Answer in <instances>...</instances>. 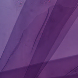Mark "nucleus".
Listing matches in <instances>:
<instances>
[{
    "mask_svg": "<svg viewBox=\"0 0 78 78\" xmlns=\"http://www.w3.org/2000/svg\"><path fill=\"white\" fill-rule=\"evenodd\" d=\"M48 14H49V8H48V14L46 18V19H45V21H46V20H47V17H48Z\"/></svg>",
    "mask_w": 78,
    "mask_h": 78,
    "instance_id": "obj_1",
    "label": "nucleus"
},
{
    "mask_svg": "<svg viewBox=\"0 0 78 78\" xmlns=\"http://www.w3.org/2000/svg\"><path fill=\"white\" fill-rule=\"evenodd\" d=\"M47 63H48V62L46 61L44 63V66H45L47 64Z\"/></svg>",
    "mask_w": 78,
    "mask_h": 78,
    "instance_id": "obj_2",
    "label": "nucleus"
},
{
    "mask_svg": "<svg viewBox=\"0 0 78 78\" xmlns=\"http://www.w3.org/2000/svg\"><path fill=\"white\" fill-rule=\"evenodd\" d=\"M5 49H6V47H5V49L3 51V54H2V55L1 56V58L0 59V61H1V59H2V56H3V54L4 53V52H5Z\"/></svg>",
    "mask_w": 78,
    "mask_h": 78,
    "instance_id": "obj_3",
    "label": "nucleus"
},
{
    "mask_svg": "<svg viewBox=\"0 0 78 78\" xmlns=\"http://www.w3.org/2000/svg\"><path fill=\"white\" fill-rule=\"evenodd\" d=\"M44 64V62H42L40 64V66H41L40 67H41L42 65V64Z\"/></svg>",
    "mask_w": 78,
    "mask_h": 78,
    "instance_id": "obj_4",
    "label": "nucleus"
},
{
    "mask_svg": "<svg viewBox=\"0 0 78 78\" xmlns=\"http://www.w3.org/2000/svg\"><path fill=\"white\" fill-rule=\"evenodd\" d=\"M39 66V65H36L32 66V67H36L37 66Z\"/></svg>",
    "mask_w": 78,
    "mask_h": 78,
    "instance_id": "obj_5",
    "label": "nucleus"
},
{
    "mask_svg": "<svg viewBox=\"0 0 78 78\" xmlns=\"http://www.w3.org/2000/svg\"><path fill=\"white\" fill-rule=\"evenodd\" d=\"M4 73V72L0 73V75H2V74Z\"/></svg>",
    "mask_w": 78,
    "mask_h": 78,
    "instance_id": "obj_6",
    "label": "nucleus"
},
{
    "mask_svg": "<svg viewBox=\"0 0 78 78\" xmlns=\"http://www.w3.org/2000/svg\"><path fill=\"white\" fill-rule=\"evenodd\" d=\"M45 28L44 29V31L43 32V34H44V31H45Z\"/></svg>",
    "mask_w": 78,
    "mask_h": 78,
    "instance_id": "obj_7",
    "label": "nucleus"
},
{
    "mask_svg": "<svg viewBox=\"0 0 78 78\" xmlns=\"http://www.w3.org/2000/svg\"><path fill=\"white\" fill-rule=\"evenodd\" d=\"M48 23L49 22V19H48Z\"/></svg>",
    "mask_w": 78,
    "mask_h": 78,
    "instance_id": "obj_8",
    "label": "nucleus"
},
{
    "mask_svg": "<svg viewBox=\"0 0 78 78\" xmlns=\"http://www.w3.org/2000/svg\"><path fill=\"white\" fill-rule=\"evenodd\" d=\"M40 41H41V40H39V42H40Z\"/></svg>",
    "mask_w": 78,
    "mask_h": 78,
    "instance_id": "obj_9",
    "label": "nucleus"
},
{
    "mask_svg": "<svg viewBox=\"0 0 78 78\" xmlns=\"http://www.w3.org/2000/svg\"><path fill=\"white\" fill-rule=\"evenodd\" d=\"M30 68V66H29V67H28V68Z\"/></svg>",
    "mask_w": 78,
    "mask_h": 78,
    "instance_id": "obj_10",
    "label": "nucleus"
},
{
    "mask_svg": "<svg viewBox=\"0 0 78 78\" xmlns=\"http://www.w3.org/2000/svg\"><path fill=\"white\" fill-rule=\"evenodd\" d=\"M48 26H49V24L48 23Z\"/></svg>",
    "mask_w": 78,
    "mask_h": 78,
    "instance_id": "obj_11",
    "label": "nucleus"
},
{
    "mask_svg": "<svg viewBox=\"0 0 78 78\" xmlns=\"http://www.w3.org/2000/svg\"><path fill=\"white\" fill-rule=\"evenodd\" d=\"M41 38H42V36L41 37Z\"/></svg>",
    "mask_w": 78,
    "mask_h": 78,
    "instance_id": "obj_12",
    "label": "nucleus"
},
{
    "mask_svg": "<svg viewBox=\"0 0 78 78\" xmlns=\"http://www.w3.org/2000/svg\"><path fill=\"white\" fill-rule=\"evenodd\" d=\"M77 76H78V75H77Z\"/></svg>",
    "mask_w": 78,
    "mask_h": 78,
    "instance_id": "obj_13",
    "label": "nucleus"
},
{
    "mask_svg": "<svg viewBox=\"0 0 78 78\" xmlns=\"http://www.w3.org/2000/svg\"><path fill=\"white\" fill-rule=\"evenodd\" d=\"M47 24H46V26H47Z\"/></svg>",
    "mask_w": 78,
    "mask_h": 78,
    "instance_id": "obj_14",
    "label": "nucleus"
}]
</instances>
